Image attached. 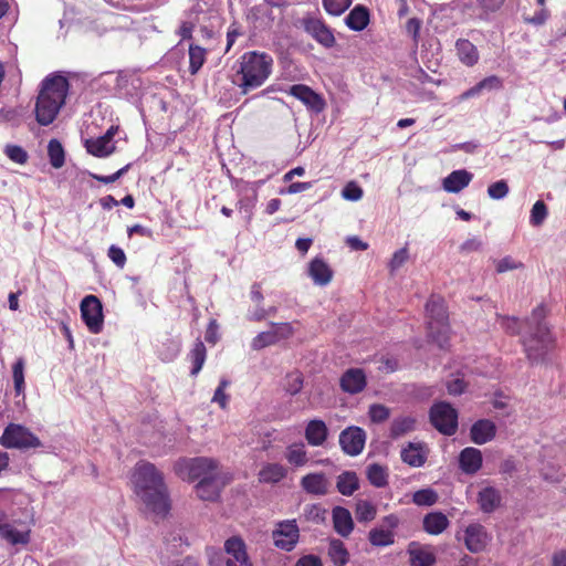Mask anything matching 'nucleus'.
I'll list each match as a JSON object with an SVG mask.
<instances>
[{
	"label": "nucleus",
	"mask_w": 566,
	"mask_h": 566,
	"mask_svg": "<svg viewBox=\"0 0 566 566\" xmlns=\"http://www.w3.org/2000/svg\"><path fill=\"white\" fill-rule=\"evenodd\" d=\"M135 493L148 513L165 517L170 510L168 490L163 473L150 462L136 463L132 476Z\"/></svg>",
	"instance_id": "f257e3e1"
},
{
	"label": "nucleus",
	"mask_w": 566,
	"mask_h": 566,
	"mask_svg": "<svg viewBox=\"0 0 566 566\" xmlns=\"http://www.w3.org/2000/svg\"><path fill=\"white\" fill-rule=\"evenodd\" d=\"M69 87L67 78L59 73L50 74L42 81L35 104V117L40 125L53 123L65 103Z\"/></svg>",
	"instance_id": "f03ea898"
},
{
	"label": "nucleus",
	"mask_w": 566,
	"mask_h": 566,
	"mask_svg": "<svg viewBox=\"0 0 566 566\" xmlns=\"http://www.w3.org/2000/svg\"><path fill=\"white\" fill-rule=\"evenodd\" d=\"M545 315V307L538 305L533 310L531 317L525 321L530 331L528 335L523 337L522 343L524 352L532 364L545 363L547 355L555 346V339L544 322Z\"/></svg>",
	"instance_id": "7ed1b4c3"
},
{
	"label": "nucleus",
	"mask_w": 566,
	"mask_h": 566,
	"mask_svg": "<svg viewBox=\"0 0 566 566\" xmlns=\"http://www.w3.org/2000/svg\"><path fill=\"white\" fill-rule=\"evenodd\" d=\"M237 72L233 83L242 94H248L261 87L272 73L273 59L266 53L256 51L245 52L237 61Z\"/></svg>",
	"instance_id": "20e7f679"
},
{
	"label": "nucleus",
	"mask_w": 566,
	"mask_h": 566,
	"mask_svg": "<svg viewBox=\"0 0 566 566\" xmlns=\"http://www.w3.org/2000/svg\"><path fill=\"white\" fill-rule=\"evenodd\" d=\"M176 470L182 479L198 480V482L221 473L218 469V462L205 457L180 460L176 464Z\"/></svg>",
	"instance_id": "39448f33"
},
{
	"label": "nucleus",
	"mask_w": 566,
	"mask_h": 566,
	"mask_svg": "<svg viewBox=\"0 0 566 566\" xmlns=\"http://www.w3.org/2000/svg\"><path fill=\"white\" fill-rule=\"evenodd\" d=\"M0 444L8 449L29 450L42 447L40 439L27 427L8 424L0 438Z\"/></svg>",
	"instance_id": "423d86ee"
},
{
	"label": "nucleus",
	"mask_w": 566,
	"mask_h": 566,
	"mask_svg": "<svg viewBox=\"0 0 566 566\" xmlns=\"http://www.w3.org/2000/svg\"><path fill=\"white\" fill-rule=\"evenodd\" d=\"M429 418L431 424L444 436H453L458 430V411L447 401L434 402Z\"/></svg>",
	"instance_id": "0eeeda50"
},
{
	"label": "nucleus",
	"mask_w": 566,
	"mask_h": 566,
	"mask_svg": "<svg viewBox=\"0 0 566 566\" xmlns=\"http://www.w3.org/2000/svg\"><path fill=\"white\" fill-rule=\"evenodd\" d=\"M81 316L87 328L93 334H98L103 328V307L95 295H86L80 305Z\"/></svg>",
	"instance_id": "6e6552de"
},
{
	"label": "nucleus",
	"mask_w": 566,
	"mask_h": 566,
	"mask_svg": "<svg viewBox=\"0 0 566 566\" xmlns=\"http://www.w3.org/2000/svg\"><path fill=\"white\" fill-rule=\"evenodd\" d=\"M274 545L285 552L295 548L300 539V528L295 520H285L276 524L272 532Z\"/></svg>",
	"instance_id": "1a4fd4ad"
},
{
	"label": "nucleus",
	"mask_w": 566,
	"mask_h": 566,
	"mask_svg": "<svg viewBox=\"0 0 566 566\" xmlns=\"http://www.w3.org/2000/svg\"><path fill=\"white\" fill-rule=\"evenodd\" d=\"M366 431L357 426H349L339 433V446L342 451L350 457L360 454L365 448Z\"/></svg>",
	"instance_id": "9d476101"
},
{
	"label": "nucleus",
	"mask_w": 566,
	"mask_h": 566,
	"mask_svg": "<svg viewBox=\"0 0 566 566\" xmlns=\"http://www.w3.org/2000/svg\"><path fill=\"white\" fill-rule=\"evenodd\" d=\"M300 24L308 35L324 48L329 49L334 46L335 36L321 19L306 17L300 21Z\"/></svg>",
	"instance_id": "9b49d317"
},
{
	"label": "nucleus",
	"mask_w": 566,
	"mask_h": 566,
	"mask_svg": "<svg viewBox=\"0 0 566 566\" xmlns=\"http://www.w3.org/2000/svg\"><path fill=\"white\" fill-rule=\"evenodd\" d=\"M226 484V476L222 473H219L199 481L195 486L196 494L202 501L214 502L219 499L221 490Z\"/></svg>",
	"instance_id": "f8f14e48"
},
{
	"label": "nucleus",
	"mask_w": 566,
	"mask_h": 566,
	"mask_svg": "<svg viewBox=\"0 0 566 566\" xmlns=\"http://www.w3.org/2000/svg\"><path fill=\"white\" fill-rule=\"evenodd\" d=\"M289 93L315 113H321L325 108L323 97L307 85L294 84L290 87Z\"/></svg>",
	"instance_id": "ddd939ff"
},
{
	"label": "nucleus",
	"mask_w": 566,
	"mask_h": 566,
	"mask_svg": "<svg viewBox=\"0 0 566 566\" xmlns=\"http://www.w3.org/2000/svg\"><path fill=\"white\" fill-rule=\"evenodd\" d=\"M301 488L311 495L324 496L329 493L331 481L323 472H313L301 479Z\"/></svg>",
	"instance_id": "4468645a"
},
{
	"label": "nucleus",
	"mask_w": 566,
	"mask_h": 566,
	"mask_svg": "<svg viewBox=\"0 0 566 566\" xmlns=\"http://www.w3.org/2000/svg\"><path fill=\"white\" fill-rule=\"evenodd\" d=\"M224 552L228 559H233V566H253L247 553L244 541L239 536H232L224 542Z\"/></svg>",
	"instance_id": "2eb2a0df"
},
{
	"label": "nucleus",
	"mask_w": 566,
	"mask_h": 566,
	"mask_svg": "<svg viewBox=\"0 0 566 566\" xmlns=\"http://www.w3.org/2000/svg\"><path fill=\"white\" fill-rule=\"evenodd\" d=\"M464 543L472 553L482 552L488 544V534L483 525L470 524L464 531Z\"/></svg>",
	"instance_id": "dca6fc26"
},
{
	"label": "nucleus",
	"mask_w": 566,
	"mask_h": 566,
	"mask_svg": "<svg viewBox=\"0 0 566 566\" xmlns=\"http://www.w3.org/2000/svg\"><path fill=\"white\" fill-rule=\"evenodd\" d=\"M366 384V375L360 368H349L340 377V388L352 395L363 391Z\"/></svg>",
	"instance_id": "f3484780"
},
{
	"label": "nucleus",
	"mask_w": 566,
	"mask_h": 566,
	"mask_svg": "<svg viewBox=\"0 0 566 566\" xmlns=\"http://www.w3.org/2000/svg\"><path fill=\"white\" fill-rule=\"evenodd\" d=\"M483 463V457L481 450L467 447L459 454V468L465 474H475Z\"/></svg>",
	"instance_id": "a211bd4d"
},
{
	"label": "nucleus",
	"mask_w": 566,
	"mask_h": 566,
	"mask_svg": "<svg viewBox=\"0 0 566 566\" xmlns=\"http://www.w3.org/2000/svg\"><path fill=\"white\" fill-rule=\"evenodd\" d=\"M496 426L489 419H480L470 428V439L475 444H484L494 439Z\"/></svg>",
	"instance_id": "6ab92c4d"
},
{
	"label": "nucleus",
	"mask_w": 566,
	"mask_h": 566,
	"mask_svg": "<svg viewBox=\"0 0 566 566\" xmlns=\"http://www.w3.org/2000/svg\"><path fill=\"white\" fill-rule=\"evenodd\" d=\"M308 276L313 280L315 285L325 286L329 284L333 279V271L329 265L322 258H314L307 269Z\"/></svg>",
	"instance_id": "aec40b11"
},
{
	"label": "nucleus",
	"mask_w": 566,
	"mask_h": 566,
	"mask_svg": "<svg viewBox=\"0 0 566 566\" xmlns=\"http://www.w3.org/2000/svg\"><path fill=\"white\" fill-rule=\"evenodd\" d=\"M332 520L335 532L342 537H348L354 530V521L350 512L343 506H335L332 511Z\"/></svg>",
	"instance_id": "412c9836"
},
{
	"label": "nucleus",
	"mask_w": 566,
	"mask_h": 566,
	"mask_svg": "<svg viewBox=\"0 0 566 566\" xmlns=\"http://www.w3.org/2000/svg\"><path fill=\"white\" fill-rule=\"evenodd\" d=\"M410 566H432L436 563V556L429 547L422 546L417 542L408 545Z\"/></svg>",
	"instance_id": "4be33fe9"
},
{
	"label": "nucleus",
	"mask_w": 566,
	"mask_h": 566,
	"mask_svg": "<svg viewBox=\"0 0 566 566\" xmlns=\"http://www.w3.org/2000/svg\"><path fill=\"white\" fill-rule=\"evenodd\" d=\"M328 437V428L321 419H312L305 427V439L312 447H321Z\"/></svg>",
	"instance_id": "5701e85b"
},
{
	"label": "nucleus",
	"mask_w": 566,
	"mask_h": 566,
	"mask_svg": "<svg viewBox=\"0 0 566 566\" xmlns=\"http://www.w3.org/2000/svg\"><path fill=\"white\" fill-rule=\"evenodd\" d=\"M0 537L12 545H25L30 542V531H18L6 521L4 513H0Z\"/></svg>",
	"instance_id": "b1692460"
},
{
	"label": "nucleus",
	"mask_w": 566,
	"mask_h": 566,
	"mask_svg": "<svg viewBox=\"0 0 566 566\" xmlns=\"http://www.w3.org/2000/svg\"><path fill=\"white\" fill-rule=\"evenodd\" d=\"M473 175L465 169L452 171L443 179V189L450 193H458L472 180Z\"/></svg>",
	"instance_id": "393cba45"
},
{
	"label": "nucleus",
	"mask_w": 566,
	"mask_h": 566,
	"mask_svg": "<svg viewBox=\"0 0 566 566\" xmlns=\"http://www.w3.org/2000/svg\"><path fill=\"white\" fill-rule=\"evenodd\" d=\"M402 462L406 464L420 468L427 460V454L423 450L422 443L409 442L400 452Z\"/></svg>",
	"instance_id": "a878e982"
},
{
	"label": "nucleus",
	"mask_w": 566,
	"mask_h": 566,
	"mask_svg": "<svg viewBox=\"0 0 566 566\" xmlns=\"http://www.w3.org/2000/svg\"><path fill=\"white\" fill-rule=\"evenodd\" d=\"M501 494L497 489L486 486L479 492L478 502L484 513L494 512L501 504Z\"/></svg>",
	"instance_id": "bb28decb"
},
{
	"label": "nucleus",
	"mask_w": 566,
	"mask_h": 566,
	"mask_svg": "<svg viewBox=\"0 0 566 566\" xmlns=\"http://www.w3.org/2000/svg\"><path fill=\"white\" fill-rule=\"evenodd\" d=\"M428 323H443L448 321L444 301L440 296L432 295L426 304Z\"/></svg>",
	"instance_id": "cd10ccee"
},
{
	"label": "nucleus",
	"mask_w": 566,
	"mask_h": 566,
	"mask_svg": "<svg viewBox=\"0 0 566 566\" xmlns=\"http://www.w3.org/2000/svg\"><path fill=\"white\" fill-rule=\"evenodd\" d=\"M345 23L350 30L363 31L369 23L368 9L357 4L345 18Z\"/></svg>",
	"instance_id": "c85d7f7f"
},
{
	"label": "nucleus",
	"mask_w": 566,
	"mask_h": 566,
	"mask_svg": "<svg viewBox=\"0 0 566 566\" xmlns=\"http://www.w3.org/2000/svg\"><path fill=\"white\" fill-rule=\"evenodd\" d=\"M455 49L460 61L467 66H473L479 61L476 46L469 40L459 39L455 42Z\"/></svg>",
	"instance_id": "c756f323"
},
{
	"label": "nucleus",
	"mask_w": 566,
	"mask_h": 566,
	"mask_svg": "<svg viewBox=\"0 0 566 566\" xmlns=\"http://www.w3.org/2000/svg\"><path fill=\"white\" fill-rule=\"evenodd\" d=\"M448 525L449 520L441 512H432L423 517V530L431 535L441 534Z\"/></svg>",
	"instance_id": "7c9ffc66"
},
{
	"label": "nucleus",
	"mask_w": 566,
	"mask_h": 566,
	"mask_svg": "<svg viewBox=\"0 0 566 566\" xmlns=\"http://www.w3.org/2000/svg\"><path fill=\"white\" fill-rule=\"evenodd\" d=\"M336 488L345 496L353 495L359 488L357 474L354 471H344L337 476Z\"/></svg>",
	"instance_id": "2f4dec72"
},
{
	"label": "nucleus",
	"mask_w": 566,
	"mask_h": 566,
	"mask_svg": "<svg viewBox=\"0 0 566 566\" xmlns=\"http://www.w3.org/2000/svg\"><path fill=\"white\" fill-rule=\"evenodd\" d=\"M287 474V470L280 463H268L259 472L262 483H277Z\"/></svg>",
	"instance_id": "473e14b6"
},
{
	"label": "nucleus",
	"mask_w": 566,
	"mask_h": 566,
	"mask_svg": "<svg viewBox=\"0 0 566 566\" xmlns=\"http://www.w3.org/2000/svg\"><path fill=\"white\" fill-rule=\"evenodd\" d=\"M416 428V419L410 416H403L395 418L391 422L389 437L391 439H398Z\"/></svg>",
	"instance_id": "72a5a7b5"
},
{
	"label": "nucleus",
	"mask_w": 566,
	"mask_h": 566,
	"mask_svg": "<svg viewBox=\"0 0 566 566\" xmlns=\"http://www.w3.org/2000/svg\"><path fill=\"white\" fill-rule=\"evenodd\" d=\"M328 556L335 566H345L349 559V553L345 544L336 538L329 541Z\"/></svg>",
	"instance_id": "f704fd0d"
},
{
	"label": "nucleus",
	"mask_w": 566,
	"mask_h": 566,
	"mask_svg": "<svg viewBox=\"0 0 566 566\" xmlns=\"http://www.w3.org/2000/svg\"><path fill=\"white\" fill-rule=\"evenodd\" d=\"M207 51L208 49H205L198 44H189V72L191 75H196L205 64L207 59Z\"/></svg>",
	"instance_id": "c9c22d12"
},
{
	"label": "nucleus",
	"mask_w": 566,
	"mask_h": 566,
	"mask_svg": "<svg viewBox=\"0 0 566 566\" xmlns=\"http://www.w3.org/2000/svg\"><path fill=\"white\" fill-rule=\"evenodd\" d=\"M428 335L431 340L437 344L441 349H444L449 343V326L448 321L443 323H428Z\"/></svg>",
	"instance_id": "e433bc0d"
},
{
	"label": "nucleus",
	"mask_w": 566,
	"mask_h": 566,
	"mask_svg": "<svg viewBox=\"0 0 566 566\" xmlns=\"http://www.w3.org/2000/svg\"><path fill=\"white\" fill-rule=\"evenodd\" d=\"M367 479L375 488H384L388 483L387 469L378 463H371L366 470Z\"/></svg>",
	"instance_id": "4c0bfd02"
},
{
	"label": "nucleus",
	"mask_w": 566,
	"mask_h": 566,
	"mask_svg": "<svg viewBox=\"0 0 566 566\" xmlns=\"http://www.w3.org/2000/svg\"><path fill=\"white\" fill-rule=\"evenodd\" d=\"M285 459L291 465L303 467L307 463L308 458L303 443L291 444L286 449Z\"/></svg>",
	"instance_id": "58836bf2"
},
{
	"label": "nucleus",
	"mask_w": 566,
	"mask_h": 566,
	"mask_svg": "<svg viewBox=\"0 0 566 566\" xmlns=\"http://www.w3.org/2000/svg\"><path fill=\"white\" fill-rule=\"evenodd\" d=\"M87 151L96 157H106L114 151V146L108 144L102 136L96 139H88L85 143Z\"/></svg>",
	"instance_id": "ea45409f"
},
{
	"label": "nucleus",
	"mask_w": 566,
	"mask_h": 566,
	"mask_svg": "<svg viewBox=\"0 0 566 566\" xmlns=\"http://www.w3.org/2000/svg\"><path fill=\"white\" fill-rule=\"evenodd\" d=\"M48 155L52 167L59 169L64 165L65 153L62 144L57 139H51L48 145Z\"/></svg>",
	"instance_id": "a19ab883"
},
{
	"label": "nucleus",
	"mask_w": 566,
	"mask_h": 566,
	"mask_svg": "<svg viewBox=\"0 0 566 566\" xmlns=\"http://www.w3.org/2000/svg\"><path fill=\"white\" fill-rule=\"evenodd\" d=\"M368 539L371 545L384 547V546H389V545L394 544L395 536L391 531L380 527V528H373L369 532Z\"/></svg>",
	"instance_id": "79ce46f5"
},
{
	"label": "nucleus",
	"mask_w": 566,
	"mask_h": 566,
	"mask_svg": "<svg viewBox=\"0 0 566 566\" xmlns=\"http://www.w3.org/2000/svg\"><path fill=\"white\" fill-rule=\"evenodd\" d=\"M327 511L319 504H308L303 510V517L314 524H323L326 521Z\"/></svg>",
	"instance_id": "37998d69"
},
{
	"label": "nucleus",
	"mask_w": 566,
	"mask_h": 566,
	"mask_svg": "<svg viewBox=\"0 0 566 566\" xmlns=\"http://www.w3.org/2000/svg\"><path fill=\"white\" fill-rule=\"evenodd\" d=\"M355 513L358 522H369L376 517L377 510L371 502L359 500L356 503Z\"/></svg>",
	"instance_id": "c03bdc74"
},
{
	"label": "nucleus",
	"mask_w": 566,
	"mask_h": 566,
	"mask_svg": "<svg viewBox=\"0 0 566 566\" xmlns=\"http://www.w3.org/2000/svg\"><path fill=\"white\" fill-rule=\"evenodd\" d=\"M191 359H192V368H191V376H196L199 374V371L201 370L203 364H205V360H206V347L203 345L202 342L198 340L191 353Z\"/></svg>",
	"instance_id": "a18cd8bd"
},
{
	"label": "nucleus",
	"mask_w": 566,
	"mask_h": 566,
	"mask_svg": "<svg viewBox=\"0 0 566 566\" xmlns=\"http://www.w3.org/2000/svg\"><path fill=\"white\" fill-rule=\"evenodd\" d=\"M209 566H233V559H228L226 552L214 547L207 548Z\"/></svg>",
	"instance_id": "49530a36"
},
{
	"label": "nucleus",
	"mask_w": 566,
	"mask_h": 566,
	"mask_svg": "<svg viewBox=\"0 0 566 566\" xmlns=\"http://www.w3.org/2000/svg\"><path fill=\"white\" fill-rule=\"evenodd\" d=\"M547 214L548 210L545 202L542 200H537L532 207L530 223L534 227H539L547 218Z\"/></svg>",
	"instance_id": "de8ad7c7"
},
{
	"label": "nucleus",
	"mask_w": 566,
	"mask_h": 566,
	"mask_svg": "<svg viewBox=\"0 0 566 566\" xmlns=\"http://www.w3.org/2000/svg\"><path fill=\"white\" fill-rule=\"evenodd\" d=\"M438 500V494L432 489H422L413 493L412 501L419 506H431Z\"/></svg>",
	"instance_id": "09e8293b"
},
{
	"label": "nucleus",
	"mask_w": 566,
	"mask_h": 566,
	"mask_svg": "<svg viewBox=\"0 0 566 566\" xmlns=\"http://www.w3.org/2000/svg\"><path fill=\"white\" fill-rule=\"evenodd\" d=\"M23 370H24V360L22 358H19L12 366L14 390L18 396L24 391V373H23Z\"/></svg>",
	"instance_id": "8fccbe9b"
},
{
	"label": "nucleus",
	"mask_w": 566,
	"mask_h": 566,
	"mask_svg": "<svg viewBox=\"0 0 566 566\" xmlns=\"http://www.w3.org/2000/svg\"><path fill=\"white\" fill-rule=\"evenodd\" d=\"M354 0H323V7L332 15H340L353 3Z\"/></svg>",
	"instance_id": "3c124183"
},
{
	"label": "nucleus",
	"mask_w": 566,
	"mask_h": 566,
	"mask_svg": "<svg viewBox=\"0 0 566 566\" xmlns=\"http://www.w3.org/2000/svg\"><path fill=\"white\" fill-rule=\"evenodd\" d=\"M504 0H464L463 6L464 8H471V7H479L484 12H494L497 9L501 8Z\"/></svg>",
	"instance_id": "603ef678"
},
{
	"label": "nucleus",
	"mask_w": 566,
	"mask_h": 566,
	"mask_svg": "<svg viewBox=\"0 0 566 566\" xmlns=\"http://www.w3.org/2000/svg\"><path fill=\"white\" fill-rule=\"evenodd\" d=\"M368 416L374 423H381L390 416V409L381 403H373L369 407Z\"/></svg>",
	"instance_id": "864d4df0"
},
{
	"label": "nucleus",
	"mask_w": 566,
	"mask_h": 566,
	"mask_svg": "<svg viewBox=\"0 0 566 566\" xmlns=\"http://www.w3.org/2000/svg\"><path fill=\"white\" fill-rule=\"evenodd\" d=\"M271 332L274 336L275 342L290 338L294 331L290 323H270Z\"/></svg>",
	"instance_id": "5fc2aeb1"
},
{
	"label": "nucleus",
	"mask_w": 566,
	"mask_h": 566,
	"mask_svg": "<svg viewBox=\"0 0 566 566\" xmlns=\"http://www.w3.org/2000/svg\"><path fill=\"white\" fill-rule=\"evenodd\" d=\"M4 154L10 160L20 165L25 164L29 159L28 153L18 145H7L4 148Z\"/></svg>",
	"instance_id": "6e6d98bb"
},
{
	"label": "nucleus",
	"mask_w": 566,
	"mask_h": 566,
	"mask_svg": "<svg viewBox=\"0 0 566 566\" xmlns=\"http://www.w3.org/2000/svg\"><path fill=\"white\" fill-rule=\"evenodd\" d=\"M276 344L274 336L270 331L259 333L251 342V347L254 350H261L268 346Z\"/></svg>",
	"instance_id": "4d7b16f0"
},
{
	"label": "nucleus",
	"mask_w": 566,
	"mask_h": 566,
	"mask_svg": "<svg viewBox=\"0 0 566 566\" xmlns=\"http://www.w3.org/2000/svg\"><path fill=\"white\" fill-rule=\"evenodd\" d=\"M285 390L294 396L298 394L303 388V377L300 373H293L286 376L285 379Z\"/></svg>",
	"instance_id": "13d9d810"
},
{
	"label": "nucleus",
	"mask_w": 566,
	"mask_h": 566,
	"mask_svg": "<svg viewBox=\"0 0 566 566\" xmlns=\"http://www.w3.org/2000/svg\"><path fill=\"white\" fill-rule=\"evenodd\" d=\"M408 259L409 251L407 247L397 250L388 264L390 272L394 273L399 270L408 261Z\"/></svg>",
	"instance_id": "bf43d9fd"
},
{
	"label": "nucleus",
	"mask_w": 566,
	"mask_h": 566,
	"mask_svg": "<svg viewBox=\"0 0 566 566\" xmlns=\"http://www.w3.org/2000/svg\"><path fill=\"white\" fill-rule=\"evenodd\" d=\"M509 193V186L505 180H499L491 184L488 188V195L494 200H501Z\"/></svg>",
	"instance_id": "052dcab7"
},
{
	"label": "nucleus",
	"mask_w": 566,
	"mask_h": 566,
	"mask_svg": "<svg viewBox=\"0 0 566 566\" xmlns=\"http://www.w3.org/2000/svg\"><path fill=\"white\" fill-rule=\"evenodd\" d=\"M363 189L354 181L348 182L342 190L344 199L357 201L363 197Z\"/></svg>",
	"instance_id": "680f3d73"
},
{
	"label": "nucleus",
	"mask_w": 566,
	"mask_h": 566,
	"mask_svg": "<svg viewBox=\"0 0 566 566\" xmlns=\"http://www.w3.org/2000/svg\"><path fill=\"white\" fill-rule=\"evenodd\" d=\"M497 321L506 333L514 335L521 331V322L516 317L499 316Z\"/></svg>",
	"instance_id": "e2e57ef3"
},
{
	"label": "nucleus",
	"mask_w": 566,
	"mask_h": 566,
	"mask_svg": "<svg viewBox=\"0 0 566 566\" xmlns=\"http://www.w3.org/2000/svg\"><path fill=\"white\" fill-rule=\"evenodd\" d=\"M230 385L228 379H221L219 386L217 387L214 395L212 397V401L217 402L222 409L226 408L228 403V395L224 392L226 388Z\"/></svg>",
	"instance_id": "0e129e2a"
},
{
	"label": "nucleus",
	"mask_w": 566,
	"mask_h": 566,
	"mask_svg": "<svg viewBox=\"0 0 566 566\" xmlns=\"http://www.w3.org/2000/svg\"><path fill=\"white\" fill-rule=\"evenodd\" d=\"M129 168L130 164H127L126 166H124L123 168H120L119 170L109 176H103L97 174H90V176L99 182L108 185L117 181L122 176H124L128 171Z\"/></svg>",
	"instance_id": "69168bd1"
},
{
	"label": "nucleus",
	"mask_w": 566,
	"mask_h": 566,
	"mask_svg": "<svg viewBox=\"0 0 566 566\" xmlns=\"http://www.w3.org/2000/svg\"><path fill=\"white\" fill-rule=\"evenodd\" d=\"M481 92L483 91H497L503 86L502 80L496 75H491L479 82Z\"/></svg>",
	"instance_id": "338daca9"
},
{
	"label": "nucleus",
	"mask_w": 566,
	"mask_h": 566,
	"mask_svg": "<svg viewBox=\"0 0 566 566\" xmlns=\"http://www.w3.org/2000/svg\"><path fill=\"white\" fill-rule=\"evenodd\" d=\"M108 258L116 264L118 268L123 269L126 264V255L123 249L117 245H111L108 249Z\"/></svg>",
	"instance_id": "774afa93"
}]
</instances>
